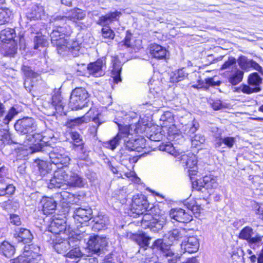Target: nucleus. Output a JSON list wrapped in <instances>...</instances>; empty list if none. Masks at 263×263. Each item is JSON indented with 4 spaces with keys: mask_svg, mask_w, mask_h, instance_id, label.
I'll use <instances>...</instances> for the list:
<instances>
[{
    "mask_svg": "<svg viewBox=\"0 0 263 263\" xmlns=\"http://www.w3.org/2000/svg\"><path fill=\"white\" fill-rule=\"evenodd\" d=\"M198 127V123L196 121L193 120L191 124L187 125L185 126L184 129L185 133L186 135L191 136L196 132Z\"/></svg>",
    "mask_w": 263,
    "mask_h": 263,
    "instance_id": "603ef678",
    "label": "nucleus"
},
{
    "mask_svg": "<svg viewBox=\"0 0 263 263\" xmlns=\"http://www.w3.org/2000/svg\"><path fill=\"white\" fill-rule=\"evenodd\" d=\"M132 34L130 32L129 30H127L126 32V36L125 37L124 40L120 42L118 44V47L122 48L123 47L125 48H129L131 47L130 41L132 39Z\"/></svg>",
    "mask_w": 263,
    "mask_h": 263,
    "instance_id": "864d4df0",
    "label": "nucleus"
},
{
    "mask_svg": "<svg viewBox=\"0 0 263 263\" xmlns=\"http://www.w3.org/2000/svg\"><path fill=\"white\" fill-rule=\"evenodd\" d=\"M138 205H147V200L145 199L144 196L141 195L140 197H134L131 206L134 208Z\"/></svg>",
    "mask_w": 263,
    "mask_h": 263,
    "instance_id": "13d9d810",
    "label": "nucleus"
},
{
    "mask_svg": "<svg viewBox=\"0 0 263 263\" xmlns=\"http://www.w3.org/2000/svg\"><path fill=\"white\" fill-rule=\"evenodd\" d=\"M104 74L102 67H81L77 70V76H83L89 77L90 75L95 77H99Z\"/></svg>",
    "mask_w": 263,
    "mask_h": 263,
    "instance_id": "2eb2a0df",
    "label": "nucleus"
},
{
    "mask_svg": "<svg viewBox=\"0 0 263 263\" xmlns=\"http://www.w3.org/2000/svg\"><path fill=\"white\" fill-rule=\"evenodd\" d=\"M51 162L55 165H63V167H67L70 160L69 156L66 153H59L57 150H53L49 153Z\"/></svg>",
    "mask_w": 263,
    "mask_h": 263,
    "instance_id": "ddd939ff",
    "label": "nucleus"
},
{
    "mask_svg": "<svg viewBox=\"0 0 263 263\" xmlns=\"http://www.w3.org/2000/svg\"><path fill=\"white\" fill-rule=\"evenodd\" d=\"M67 175V185L74 187H83L85 184V179L77 173L72 172L66 167Z\"/></svg>",
    "mask_w": 263,
    "mask_h": 263,
    "instance_id": "9b49d317",
    "label": "nucleus"
},
{
    "mask_svg": "<svg viewBox=\"0 0 263 263\" xmlns=\"http://www.w3.org/2000/svg\"><path fill=\"white\" fill-rule=\"evenodd\" d=\"M51 106L53 107L55 111H53L52 113L54 114L55 111L61 112L63 109V105L60 99V97L59 96H53L52 98Z\"/></svg>",
    "mask_w": 263,
    "mask_h": 263,
    "instance_id": "79ce46f5",
    "label": "nucleus"
},
{
    "mask_svg": "<svg viewBox=\"0 0 263 263\" xmlns=\"http://www.w3.org/2000/svg\"><path fill=\"white\" fill-rule=\"evenodd\" d=\"M15 130L22 135H26L24 144L29 145L33 152L42 151L43 138L41 134L37 132V124L34 119L24 117L18 120L14 124Z\"/></svg>",
    "mask_w": 263,
    "mask_h": 263,
    "instance_id": "f257e3e1",
    "label": "nucleus"
},
{
    "mask_svg": "<svg viewBox=\"0 0 263 263\" xmlns=\"http://www.w3.org/2000/svg\"><path fill=\"white\" fill-rule=\"evenodd\" d=\"M41 206L42 207V211L44 214L49 215L53 213L55 210L57 203L51 198L44 197L40 201Z\"/></svg>",
    "mask_w": 263,
    "mask_h": 263,
    "instance_id": "6ab92c4d",
    "label": "nucleus"
},
{
    "mask_svg": "<svg viewBox=\"0 0 263 263\" xmlns=\"http://www.w3.org/2000/svg\"><path fill=\"white\" fill-rule=\"evenodd\" d=\"M209 103L212 107L215 110L221 109L223 106L220 100H210Z\"/></svg>",
    "mask_w": 263,
    "mask_h": 263,
    "instance_id": "338daca9",
    "label": "nucleus"
},
{
    "mask_svg": "<svg viewBox=\"0 0 263 263\" xmlns=\"http://www.w3.org/2000/svg\"><path fill=\"white\" fill-rule=\"evenodd\" d=\"M125 136V132L120 130L116 136L105 143L106 146L111 150L115 149Z\"/></svg>",
    "mask_w": 263,
    "mask_h": 263,
    "instance_id": "72a5a7b5",
    "label": "nucleus"
},
{
    "mask_svg": "<svg viewBox=\"0 0 263 263\" xmlns=\"http://www.w3.org/2000/svg\"><path fill=\"white\" fill-rule=\"evenodd\" d=\"M66 21L67 16H53L50 20V24L53 26L54 29L63 30V27L66 24Z\"/></svg>",
    "mask_w": 263,
    "mask_h": 263,
    "instance_id": "473e14b6",
    "label": "nucleus"
},
{
    "mask_svg": "<svg viewBox=\"0 0 263 263\" xmlns=\"http://www.w3.org/2000/svg\"><path fill=\"white\" fill-rule=\"evenodd\" d=\"M106 243L105 238L98 235L90 236L87 242L88 249L94 253L99 254Z\"/></svg>",
    "mask_w": 263,
    "mask_h": 263,
    "instance_id": "9d476101",
    "label": "nucleus"
},
{
    "mask_svg": "<svg viewBox=\"0 0 263 263\" xmlns=\"http://www.w3.org/2000/svg\"><path fill=\"white\" fill-rule=\"evenodd\" d=\"M261 83L262 79L257 73L250 74L248 78L249 84L253 87H259Z\"/></svg>",
    "mask_w": 263,
    "mask_h": 263,
    "instance_id": "37998d69",
    "label": "nucleus"
},
{
    "mask_svg": "<svg viewBox=\"0 0 263 263\" xmlns=\"http://www.w3.org/2000/svg\"><path fill=\"white\" fill-rule=\"evenodd\" d=\"M88 93L82 87H78L72 90L69 102V107L72 110L81 109L87 106Z\"/></svg>",
    "mask_w": 263,
    "mask_h": 263,
    "instance_id": "7ed1b4c3",
    "label": "nucleus"
},
{
    "mask_svg": "<svg viewBox=\"0 0 263 263\" xmlns=\"http://www.w3.org/2000/svg\"><path fill=\"white\" fill-rule=\"evenodd\" d=\"M16 35L14 29L7 28L1 31L0 39L2 42L6 43L7 41H11Z\"/></svg>",
    "mask_w": 263,
    "mask_h": 263,
    "instance_id": "f704fd0d",
    "label": "nucleus"
},
{
    "mask_svg": "<svg viewBox=\"0 0 263 263\" xmlns=\"http://www.w3.org/2000/svg\"><path fill=\"white\" fill-rule=\"evenodd\" d=\"M180 160L187 167L191 168H194L197 162L196 156L191 153L182 155Z\"/></svg>",
    "mask_w": 263,
    "mask_h": 263,
    "instance_id": "c85d7f7f",
    "label": "nucleus"
},
{
    "mask_svg": "<svg viewBox=\"0 0 263 263\" xmlns=\"http://www.w3.org/2000/svg\"><path fill=\"white\" fill-rule=\"evenodd\" d=\"M253 234V229L247 226L241 230L239 234V238L247 240L250 246L255 249L256 245L261 242L263 236L257 234L255 237H252Z\"/></svg>",
    "mask_w": 263,
    "mask_h": 263,
    "instance_id": "6e6552de",
    "label": "nucleus"
},
{
    "mask_svg": "<svg viewBox=\"0 0 263 263\" xmlns=\"http://www.w3.org/2000/svg\"><path fill=\"white\" fill-rule=\"evenodd\" d=\"M137 161V158L135 157H132L126 152H121L120 161L122 164H125L126 161H129L130 163H135Z\"/></svg>",
    "mask_w": 263,
    "mask_h": 263,
    "instance_id": "4d7b16f0",
    "label": "nucleus"
},
{
    "mask_svg": "<svg viewBox=\"0 0 263 263\" xmlns=\"http://www.w3.org/2000/svg\"><path fill=\"white\" fill-rule=\"evenodd\" d=\"M150 53L154 58L161 60L167 59V51L166 50L158 44H152L150 46Z\"/></svg>",
    "mask_w": 263,
    "mask_h": 263,
    "instance_id": "4be33fe9",
    "label": "nucleus"
},
{
    "mask_svg": "<svg viewBox=\"0 0 263 263\" xmlns=\"http://www.w3.org/2000/svg\"><path fill=\"white\" fill-rule=\"evenodd\" d=\"M14 237L18 242L24 244L30 243L33 238L30 231L23 228H17L15 229Z\"/></svg>",
    "mask_w": 263,
    "mask_h": 263,
    "instance_id": "4468645a",
    "label": "nucleus"
},
{
    "mask_svg": "<svg viewBox=\"0 0 263 263\" xmlns=\"http://www.w3.org/2000/svg\"><path fill=\"white\" fill-rule=\"evenodd\" d=\"M10 139V135L8 131L4 129H0V141L3 143L8 142Z\"/></svg>",
    "mask_w": 263,
    "mask_h": 263,
    "instance_id": "69168bd1",
    "label": "nucleus"
},
{
    "mask_svg": "<svg viewBox=\"0 0 263 263\" xmlns=\"http://www.w3.org/2000/svg\"><path fill=\"white\" fill-rule=\"evenodd\" d=\"M147 205H138L137 206L133 208L131 206L130 211L132 213V216L136 217L137 215L140 216L146 212Z\"/></svg>",
    "mask_w": 263,
    "mask_h": 263,
    "instance_id": "49530a36",
    "label": "nucleus"
},
{
    "mask_svg": "<svg viewBox=\"0 0 263 263\" xmlns=\"http://www.w3.org/2000/svg\"><path fill=\"white\" fill-rule=\"evenodd\" d=\"M134 239L139 246L145 248L148 246L151 237L148 236L145 233H140L135 235Z\"/></svg>",
    "mask_w": 263,
    "mask_h": 263,
    "instance_id": "c9c22d12",
    "label": "nucleus"
},
{
    "mask_svg": "<svg viewBox=\"0 0 263 263\" xmlns=\"http://www.w3.org/2000/svg\"><path fill=\"white\" fill-rule=\"evenodd\" d=\"M220 84V81H215L214 78H210L206 79L205 81L199 79L197 81V84L193 85L192 86L197 89H208L210 86H219Z\"/></svg>",
    "mask_w": 263,
    "mask_h": 263,
    "instance_id": "393cba45",
    "label": "nucleus"
},
{
    "mask_svg": "<svg viewBox=\"0 0 263 263\" xmlns=\"http://www.w3.org/2000/svg\"><path fill=\"white\" fill-rule=\"evenodd\" d=\"M44 12L42 6L35 4L29 9L27 13V16L30 19L38 20L41 18V15Z\"/></svg>",
    "mask_w": 263,
    "mask_h": 263,
    "instance_id": "cd10ccee",
    "label": "nucleus"
},
{
    "mask_svg": "<svg viewBox=\"0 0 263 263\" xmlns=\"http://www.w3.org/2000/svg\"><path fill=\"white\" fill-rule=\"evenodd\" d=\"M92 210L89 208L87 209L79 208L74 211L73 217L80 223H83L89 221L92 217Z\"/></svg>",
    "mask_w": 263,
    "mask_h": 263,
    "instance_id": "a211bd4d",
    "label": "nucleus"
},
{
    "mask_svg": "<svg viewBox=\"0 0 263 263\" xmlns=\"http://www.w3.org/2000/svg\"><path fill=\"white\" fill-rule=\"evenodd\" d=\"M119 67H113V69L111 71V77L116 83L121 82V78L120 77L121 68H118Z\"/></svg>",
    "mask_w": 263,
    "mask_h": 263,
    "instance_id": "052dcab7",
    "label": "nucleus"
},
{
    "mask_svg": "<svg viewBox=\"0 0 263 263\" xmlns=\"http://www.w3.org/2000/svg\"><path fill=\"white\" fill-rule=\"evenodd\" d=\"M185 76V73L183 68H181L175 70L171 74V82L172 83H177L180 81Z\"/></svg>",
    "mask_w": 263,
    "mask_h": 263,
    "instance_id": "c03bdc74",
    "label": "nucleus"
},
{
    "mask_svg": "<svg viewBox=\"0 0 263 263\" xmlns=\"http://www.w3.org/2000/svg\"><path fill=\"white\" fill-rule=\"evenodd\" d=\"M243 76V71L235 68L229 75V82L233 85H236L242 81Z\"/></svg>",
    "mask_w": 263,
    "mask_h": 263,
    "instance_id": "c756f323",
    "label": "nucleus"
},
{
    "mask_svg": "<svg viewBox=\"0 0 263 263\" xmlns=\"http://www.w3.org/2000/svg\"><path fill=\"white\" fill-rule=\"evenodd\" d=\"M73 147L74 151L77 152L78 158L80 160H85L87 158L88 154V152L85 148L84 144L81 143H74Z\"/></svg>",
    "mask_w": 263,
    "mask_h": 263,
    "instance_id": "e433bc0d",
    "label": "nucleus"
},
{
    "mask_svg": "<svg viewBox=\"0 0 263 263\" xmlns=\"http://www.w3.org/2000/svg\"><path fill=\"white\" fill-rule=\"evenodd\" d=\"M10 263H39L36 258L20 255L17 258L10 260Z\"/></svg>",
    "mask_w": 263,
    "mask_h": 263,
    "instance_id": "4c0bfd02",
    "label": "nucleus"
},
{
    "mask_svg": "<svg viewBox=\"0 0 263 263\" xmlns=\"http://www.w3.org/2000/svg\"><path fill=\"white\" fill-rule=\"evenodd\" d=\"M63 32V30L54 29L50 34L51 43L57 46V51L60 54L63 53V48H66L63 46L67 44L68 37Z\"/></svg>",
    "mask_w": 263,
    "mask_h": 263,
    "instance_id": "0eeeda50",
    "label": "nucleus"
},
{
    "mask_svg": "<svg viewBox=\"0 0 263 263\" xmlns=\"http://www.w3.org/2000/svg\"><path fill=\"white\" fill-rule=\"evenodd\" d=\"M238 90H240L241 92L247 94H251L253 92H257L260 91V87H253L249 85H243L238 88Z\"/></svg>",
    "mask_w": 263,
    "mask_h": 263,
    "instance_id": "8fccbe9b",
    "label": "nucleus"
},
{
    "mask_svg": "<svg viewBox=\"0 0 263 263\" xmlns=\"http://www.w3.org/2000/svg\"><path fill=\"white\" fill-rule=\"evenodd\" d=\"M205 142V138L201 134H197L192 139V145L195 147L199 146Z\"/></svg>",
    "mask_w": 263,
    "mask_h": 263,
    "instance_id": "5fc2aeb1",
    "label": "nucleus"
},
{
    "mask_svg": "<svg viewBox=\"0 0 263 263\" xmlns=\"http://www.w3.org/2000/svg\"><path fill=\"white\" fill-rule=\"evenodd\" d=\"M77 263H98V261L96 257H82L77 261Z\"/></svg>",
    "mask_w": 263,
    "mask_h": 263,
    "instance_id": "774afa93",
    "label": "nucleus"
},
{
    "mask_svg": "<svg viewBox=\"0 0 263 263\" xmlns=\"http://www.w3.org/2000/svg\"><path fill=\"white\" fill-rule=\"evenodd\" d=\"M85 13L82 10L79 8H74L67 13V20L76 22L77 20H83L85 17Z\"/></svg>",
    "mask_w": 263,
    "mask_h": 263,
    "instance_id": "2f4dec72",
    "label": "nucleus"
},
{
    "mask_svg": "<svg viewBox=\"0 0 263 263\" xmlns=\"http://www.w3.org/2000/svg\"><path fill=\"white\" fill-rule=\"evenodd\" d=\"M67 178L66 167L59 168L54 172L53 176L50 179L48 184V188H60L67 185Z\"/></svg>",
    "mask_w": 263,
    "mask_h": 263,
    "instance_id": "39448f33",
    "label": "nucleus"
},
{
    "mask_svg": "<svg viewBox=\"0 0 263 263\" xmlns=\"http://www.w3.org/2000/svg\"><path fill=\"white\" fill-rule=\"evenodd\" d=\"M217 186L216 177L211 174L204 176L202 179H199L193 183V187L194 189L202 192H204L202 191L203 189L206 190L214 189Z\"/></svg>",
    "mask_w": 263,
    "mask_h": 263,
    "instance_id": "423d86ee",
    "label": "nucleus"
},
{
    "mask_svg": "<svg viewBox=\"0 0 263 263\" xmlns=\"http://www.w3.org/2000/svg\"><path fill=\"white\" fill-rule=\"evenodd\" d=\"M185 205L187 206L189 210L196 214L200 213L201 210L202 209L201 205L195 200H191L190 202H187Z\"/></svg>",
    "mask_w": 263,
    "mask_h": 263,
    "instance_id": "a18cd8bd",
    "label": "nucleus"
},
{
    "mask_svg": "<svg viewBox=\"0 0 263 263\" xmlns=\"http://www.w3.org/2000/svg\"><path fill=\"white\" fill-rule=\"evenodd\" d=\"M4 112V106L0 103V127H3L9 124L14 117L17 114V111L14 107H11L6 116L3 118V114Z\"/></svg>",
    "mask_w": 263,
    "mask_h": 263,
    "instance_id": "412c9836",
    "label": "nucleus"
},
{
    "mask_svg": "<svg viewBox=\"0 0 263 263\" xmlns=\"http://www.w3.org/2000/svg\"><path fill=\"white\" fill-rule=\"evenodd\" d=\"M81 254V253L79 248H75L67 253L64 256L67 257L73 258L80 257Z\"/></svg>",
    "mask_w": 263,
    "mask_h": 263,
    "instance_id": "e2e57ef3",
    "label": "nucleus"
},
{
    "mask_svg": "<svg viewBox=\"0 0 263 263\" xmlns=\"http://www.w3.org/2000/svg\"><path fill=\"white\" fill-rule=\"evenodd\" d=\"M145 141L146 140L143 138L134 139V150L140 152L141 149L145 147Z\"/></svg>",
    "mask_w": 263,
    "mask_h": 263,
    "instance_id": "bf43d9fd",
    "label": "nucleus"
},
{
    "mask_svg": "<svg viewBox=\"0 0 263 263\" xmlns=\"http://www.w3.org/2000/svg\"><path fill=\"white\" fill-rule=\"evenodd\" d=\"M180 246L184 252L194 253L198 251L200 244L197 236L187 235V236L183 239Z\"/></svg>",
    "mask_w": 263,
    "mask_h": 263,
    "instance_id": "1a4fd4ad",
    "label": "nucleus"
},
{
    "mask_svg": "<svg viewBox=\"0 0 263 263\" xmlns=\"http://www.w3.org/2000/svg\"><path fill=\"white\" fill-rule=\"evenodd\" d=\"M12 15V12L9 9L0 8V25L8 22Z\"/></svg>",
    "mask_w": 263,
    "mask_h": 263,
    "instance_id": "a19ab883",
    "label": "nucleus"
},
{
    "mask_svg": "<svg viewBox=\"0 0 263 263\" xmlns=\"http://www.w3.org/2000/svg\"><path fill=\"white\" fill-rule=\"evenodd\" d=\"M122 13L117 10L114 12H110L100 16L97 24L101 26L111 24L114 21H118Z\"/></svg>",
    "mask_w": 263,
    "mask_h": 263,
    "instance_id": "aec40b11",
    "label": "nucleus"
},
{
    "mask_svg": "<svg viewBox=\"0 0 263 263\" xmlns=\"http://www.w3.org/2000/svg\"><path fill=\"white\" fill-rule=\"evenodd\" d=\"M187 232L184 229H176L168 232L167 233L168 239L171 241L175 240H181L184 239L187 236Z\"/></svg>",
    "mask_w": 263,
    "mask_h": 263,
    "instance_id": "5701e85b",
    "label": "nucleus"
},
{
    "mask_svg": "<svg viewBox=\"0 0 263 263\" xmlns=\"http://www.w3.org/2000/svg\"><path fill=\"white\" fill-rule=\"evenodd\" d=\"M102 34L104 39L113 40L115 34L114 31L109 27H105L102 29Z\"/></svg>",
    "mask_w": 263,
    "mask_h": 263,
    "instance_id": "6e6d98bb",
    "label": "nucleus"
},
{
    "mask_svg": "<svg viewBox=\"0 0 263 263\" xmlns=\"http://www.w3.org/2000/svg\"><path fill=\"white\" fill-rule=\"evenodd\" d=\"M15 188L12 184H5L0 183V196L6 195H12L14 193Z\"/></svg>",
    "mask_w": 263,
    "mask_h": 263,
    "instance_id": "ea45409f",
    "label": "nucleus"
},
{
    "mask_svg": "<svg viewBox=\"0 0 263 263\" xmlns=\"http://www.w3.org/2000/svg\"><path fill=\"white\" fill-rule=\"evenodd\" d=\"M66 229L65 221L62 219L54 218L50 222L49 231L54 234L64 233Z\"/></svg>",
    "mask_w": 263,
    "mask_h": 263,
    "instance_id": "f3484780",
    "label": "nucleus"
},
{
    "mask_svg": "<svg viewBox=\"0 0 263 263\" xmlns=\"http://www.w3.org/2000/svg\"><path fill=\"white\" fill-rule=\"evenodd\" d=\"M214 136L215 138L214 143L216 148L221 147L222 144H224L229 148H231L236 142L235 138L233 137H222L221 133L215 134Z\"/></svg>",
    "mask_w": 263,
    "mask_h": 263,
    "instance_id": "dca6fc26",
    "label": "nucleus"
},
{
    "mask_svg": "<svg viewBox=\"0 0 263 263\" xmlns=\"http://www.w3.org/2000/svg\"><path fill=\"white\" fill-rule=\"evenodd\" d=\"M239 66H259L252 60L244 55L240 56L237 60Z\"/></svg>",
    "mask_w": 263,
    "mask_h": 263,
    "instance_id": "3c124183",
    "label": "nucleus"
},
{
    "mask_svg": "<svg viewBox=\"0 0 263 263\" xmlns=\"http://www.w3.org/2000/svg\"><path fill=\"white\" fill-rule=\"evenodd\" d=\"M141 226L143 228H149L153 231H158L162 229L166 222V217L164 215H152L150 213L141 215Z\"/></svg>",
    "mask_w": 263,
    "mask_h": 263,
    "instance_id": "f03ea898",
    "label": "nucleus"
},
{
    "mask_svg": "<svg viewBox=\"0 0 263 263\" xmlns=\"http://www.w3.org/2000/svg\"><path fill=\"white\" fill-rule=\"evenodd\" d=\"M36 166L41 176H45L48 173V165L46 161L41 160H35Z\"/></svg>",
    "mask_w": 263,
    "mask_h": 263,
    "instance_id": "09e8293b",
    "label": "nucleus"
},
{
    "mask_svg": "<svg viewBox=\"0 0 263 263\" xmlns=\"http://www.w3.org/2000/svg\"><path fill=\"white\" fill-rule=\"evenodd\" d=\"M160 149L162 151H165L172 155H174L175 152V148L171 143L160 145Z\"/></svg>",
    "mask_w": 263,
    "mask_h": 263,
    "instance_id": "0e129e2a",
    "label": "nucleus"
},
{
    "mask_svg": "<svg viewBox=\"0 0 263 263\" xmlns=\"http://www.w3.org/2000/svg\"><path fill=\"white\" fill-rule=\"evenodd\" d=\"M170 216L176 221L182 223H187L192 219L191 215L181 208L172 209L170 212Z\"/></svg>",
    "mask_w": 263,
    "mask_h": 263,
    "instance_id": "f8f14e48",
    "label": "nucleus"
},
{
    "mask_svg": "<svg viewBox=\"0 0 263 263\" xmlns=\"http://www.w3.org/2000/svg\"><path fill=\"white\" fill-rule=\"evenodd\" d=\"M91 112V109L87 112V113L83 116L76 118L73 119L68 120L66 123V126L68 128H72L75 126L80 125L84 123H87L91 120V118L89 116Z\"/></svg>",
    "mask_w": 263,
    "mask_h": 263,
    "instance_id": "b1692460",
    "label": "nucleus"
},
{
    "mask_svg": "<svg viewBox=\"0 0 263 263\" xmlns=\"http://www.w3.org/2000/svg\"><path fill=\"white\" fill-rule=\"evenodd\" d=\"M22 70L27 78H36L39 74L30 69V67H23Z\"/></svg>",
    "mask_w": 263,
    "mask_h": 263,
    "instance_id": "680f3d73",
    "label": "nucleus"
},
{
    "mask_svg": "<svg viewBox=\"0 0 263 263\" xmlns=\"http://www.w3.org/2000/svg\"><path fill=\"white\" fill-rule=\"evenodd\" d=\"M63 47H65L66 48H63L62 54H64L63 52L64 51H68L69 54H71L74 57H76L79 56L81 53L80 45L77 41H73L71 44H69L67 41V44H65V46Z\"/></svg>",
    "mask_w": 263,
    "mask_h": 263,
    "instance_id": "a878e982",
    "label": "nucleus"
},
{
    "mask_svg": "<svg viewBox=\"0 0 263 263\" xmlns=\"http://www.w3.org/2000/svg\"><path fill=\"white\" fill-rule=\"evenodd\" d=\"M125 136L123 137V140L124 142V145H125L126 148L128 151H135L134 148V139H130V138L128 137L129 133L127 132H124Z\"/></svg>",
    "mask_w": 263,
    "mask_h": 263,
    "instance_id": "de8ad7c7",
    "label": "nucleus"
},
{
    "mask_svg": "<svg viewBox=\"0 0 263 263\" xmlns=\"http://www.w3.org/2000/svg\"><path fill=\"white\" fill-rule=\"evenodd\" d=\"M93 228L100 231L105 227L109 222L108 218L106 216H103L101 218L98 217L95 220Z\"/></svg>",
    "mask_w": 263,
    "mask_h": 263,
    "instance_id": "58836bf2",
    "label": "nucleus"
},
{
    "mask_svg": "<svg viewBox=\"0 0 263 263\" xmlns=\"http://www.w3.org/2000/svg\"><path fill=\"white\" fill-rule=\"evenodd\" d=\"M0 251L6 257L10 258L14 255L15 249L9 242L4 241L0 245Z\"/></svg>",
    "mask_w": 263,
    "mask_h": 263,
    "instance_id": "7c9ffc66",
    "label": "nucleus"
},
{
    "mask_svg": "<svg viewBox=\"0 0 263 263\" xmlns=\"http://www.w3.org/2000/svg\"><path fill=\"white\" fill-rule=\"evenodd\" d=\"M152 248L160 250L169 263H176L180 258V255L171 249V246L163 242L162 239L156 240L152 245Z\"/></svg>",
    "mask_w": 263,
    "mask_h": 263,
    "instance_id": "20e7f679",
    "label": "nucleus"
},
{
    "mask_svg": "<svg viewBox=\"0 0 263 263\" xmlns=\"http://www.w3.org/2000/svg\"><path fill=\"white\" fill-rule=\"evenodd\" d=\"M73 240V238H70L68 240H64L60 242H56L54 245V250L58 253L65 255L68 250L70 249L71 242Z\"/></svg>",
    "mask_w": 263,
    "mask_h": 263,
    "instance_id": "bb28decb",
    "label": "nucleus"
}]
</instances>
